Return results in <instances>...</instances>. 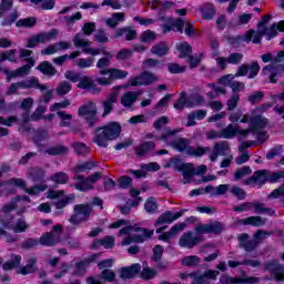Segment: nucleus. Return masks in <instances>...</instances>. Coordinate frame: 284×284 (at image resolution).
I'll list each match as a JSON object with an SVG mask.
<instances>
[{
	"label": "nucleus",
	"mask_w": 284,
	"mask_h": 284,
	"mask_svg": "<svg viewBox=\"0 0 284 284\" xmlns=\"http://www.w3.org/2000/svg\"><path fill=\"white\" fill-rule=\"evenodd\" d=\"M271 108L272 105L267 103L255 108L252 112L248 130L234 126V124H229L220 132L222 139H234V136L247 139V134L252 132L260 143H265V141H267V134L263 128L267 125V119L263 118L261 114H263V112H267Z\"/></svg>",
	"instance_id": "f257e3e1"
},
{
	"label": "nucleus",
	"mask_w": 284,
	"mask_h": 284,
	"mask_svg": "<svg viewBox=\"0 0 284 284\" xmlns=\"http://www.w3.org/2000/svg\"><path fill=\"white\" fill-rule=\"evenodd\" d=\"M122 227L118 236H125L121 245H132V243H144L148 239H151L154 235V231L146 229H136L130 225L129 221L118 220L109 225V230H119Z\"/></svg>",
	"instance_id": "f03ea898"
},
{
	"label": "nucleus",
	"mask_w": 284,
	"mask_h": 284,
	"mask_svg": "<svg viewBox=\"0 0 284 284\" xmlns=\"http://www.w3.org/2000/svg\"><path fill=\"white\" fill-rule=\"evenodd\" d=\"M112 59V54L110 52L105 53L104 58H101L97 62V68L99 71V74L101 77L95 78V83L99 85H112L113 81H119L126 79L128 71H123L118 68H110V60ZM109 68V69H105ZM108 75V77H105Z\"/></svg>",
	"instance_id": "7ed1b4c3"
},
{
	"label": "nucleus",
	"mask_w": 284,
	"mask_h": 284,
	"mask_svg": "<svg viewBox=\"0 0 284 284\" xmlns=\"http://www.w3.org/2000/svg\"><path fill=\"white\" fill-rule=\"evenodd\" d=\"M173 150H178L179 152H185L189 156H203V154H207L210 152V148L199 146L196 149L190 146V141L183 138H178L173 142H168Z\"/></svg>",
	"instance_id": "20e7f679"
},
{
	"label": "nucleus",
	"mask_w": 284,
	"mask_h": 284,
	"mask_svg": "<svg viewBox=\"0 0 284 284\" xmlns=\"http://www.w3.org/2000/svg\"><path fill=\"white\" fill-rule=\"evenodd\" d=\"M3 185H7V187H22V190H24L27 194H30V196H39L41 192H45L48 190V185L45 184L26 189V181L19 178H13L9 181L0 182V187H3Z\"/></svg>",
	"instance_id": "39448f33"
},
{
	"label": "nucleus",
	"mask_w": 284,
	"mask_h": 284,
	"mask_svg": "<svg viewBox=\"0 0 284 284\" xmlns=\"http://www.w3.org/2000/svg\"><path fill=\"white\" fill-rule=\"evenodd\" d=\"M270 236V233L258 231L255 233L253 241L247 242L248 235L242 234L239 236L240 244L246 250V252H252L261 243L263 240L267 239Z\"/></svg>",
	"instance_id": "423d86ee"
},
{
	"label": "nucleus",
	"mask_w": 284,
	"mask_h": 284,
	"mask_svg": "<svg viewBox=\"0 0 284 284\" xmlns=\"http://www.w3.org/2000/svg\"><path fill=\"white\" fill-rule=\"evenodd\" d=\"M97 103L91 101L79 108L78 116L84 119L89 125H94V121H97Z\"/></svg>",
	"instance_id": "0eeeda50"
},
{
	"label": "nucleus",
	"mask_w": 284,
	"mask_h": 284,
	"mask_svg": "<svg viewBox=\"0 0 284 284\" xmlns=\"http://www.w3.org/2000/svg\"><path fill=\"white\" fill-rule=\"evenodd\" d=\"M63 232V226L58 224L53 226L52 232L45 233L40 237V244L47 245L48 247H52V245H57L61 243V233Z\"/></svg>",
	"instance_id": "6e6552de"
},
{
	"label": "nucleus",
	"mask_w": 284,
	"mask_h": 284,
	"mask_svg": "<svg viewBox=\"0 0 284 284\" xmlns=\"http://www.w3.org/2000/svg\"><path fill=\"white\" fill-rule=\"evenodd\" d=\"M90 214H92V206L89 204H78L74 206V214L71 216L70 222L73 225H79V223L88 221Z\"/></svg>",
	"instance_id": "1a4fd4ad"
},
{
	"label": "nucleus",
	"mask_w": 284,
	"mask_h": 284,
	"mask_svg": "<svg viewBox=\"0 0 284 284\" xmlns=\"http://www.w3.org/2000/svg\"><path fill=\"white\" fill-rule=\"evenodd\" d=\"M0 223L2 226H4L7 230H12L16 234H22V232H26L30 225H28V222H26L24 219H18L12 224V219L0 216Z\"/></svg>",
	"instance_id": "9d476101"
},
{
	"label": "nucleus",
	"mask_w": 284,
	"mask_h": 284,
	"mask_svg": "<svg viewBox=\"0 0 284 284\" xmlns=\"http://www.w3.org/2000/svg\"><path fill=\"white\" fill-rule=\"evenodd\" d=\"M74 179L78 181L74 185L75 190H79V192H88V190H92V185H94L97 181H101V173H94L88 179L77 175Z\"/></svg>",
	"instance_id": "9b49d317"
},
{
	"label": "nucleus",
	"mask_w": 284,
	"mask_h": 284,
	"mask_svg": "<svg viewBox=\"0 0 284 284\" xmlns=\"http://www.w3.org/2000/svg\"><path fill=\"white\" fill-rule=\"evenodd\" d=\"M203 241V236L195 235L191 231H187L183 233L179 240L180 247H183L184 250H192L193 247H196L199 243Z\"/></svg>",
	"instance_id": "f8f14e48"
},
{
	"label": "nucleus",
	"mask_w": 284,
	"mask_h": 284,
	"mask_svg": "<svg viewBox=\"0 0 284 284\" xmlns=\"http://www.w3.org/2000/svg\"><path fill=\"white\" fill-rule=\"evenodd\" d=\"M195 236H203V234H219L223 232V224L214 222L211 224H199L194 227Z\"/></svg>",
	"instance_id": "ddd939ff"
},
{
	"label": "nucleus",
	"mask_w": 284,
	"mask_h": 284,
	"mask_svg": "<svg viewBox=\"0 0 284 284\" xmlns=\"http://www.w3.org/2000/svg\"><path fill=\"white\" fill-rule=\"evenodd\" d=\"M78 88L79 90L91 92L92 94H99V92H101V88L94 83V80L90 75H80Z\"/></svg>",
	"instance_id": "4468645a"
},
{
	"label": "nucleus",
	"mask_w": 284,
	"mask_h": 284,
	"mask_svg": "<svg viewBox=\"0 0 284 284\" xmlns=\"http://www.w3.org/2000/svg\"><path fill=\"white\" fill-rule=\"evenodd\" d=\"M261 283V277L256 276H246V277H230L222 276L220 280V284H258Z\"/></svg>",
	"instance_id": "2eb2a0df"
},
{
	"label": "nucleus",
	"mask_w": 284,
	"mask_h": 284,
	"mask_svg": "<svg viewBox=\"0 0 284 284\" xmlns=\"http://www.w3.org/2000/svg\"><path fill=\"white\" fill-rule=\"evenodd\" d=\"M219 271H205L204 273H195L191 284H211L219 277Z\"/></svg>",
	"instance_id": "dca6fc26"
},
{
	"label": "nucleus",
	"mask_w": 284,
	"mask_h": 284,
	"mask_svg": "<svg viewBox=\"0 0 284 284\" xmlns=\"http://www.w3.org/2000/svg\"><path fill=\"white\" fill-rule=\"evenodd\" d=\"M155 81H159V78L153 73L145 71L139 77L131 78L129 83L130 85H150L151 83H155Z\"/></svg>",
	"instance_id": "f3484780"
},
{
	"label": "nucleus",
	"mask_w": 284,
	"mask_h": 284,
	"mask_svg": "<svg viewBox=\"0 0 284 284\" xmlns=\"http://www.w3.org/2000/svg\"><path fill=\"white\" fill-rule=\"evenodd\" d=\"M161 170V165H159V163L156 162H151L148 164H143L141 166V170H131L129 171L130 174H133V176H135V179H145V176H148V172H159Z\"/></svg>",
	"instance_id": "a211bd4d"
},
{
	"label": "nucleus",
	"mask_w": 284,
	"mask_h": 284,
	"mask_svg": "<svg viewBox=\"0 0 284 284\" xmlns=\"http://www.w3.org/2000/svg\"><path fill=\"white\" fill-rule=\"evenodd\" d=\"M234 79H236L234 74H227L220 79V83L226 88H231L234 92H243L245 90V83L234 81Z\"/></svg>",
	"instance_id": "6ab92c4d"
},
{
	"label": "nucleus",
	"mask_w": 284,
	"mask_h": 284,
	"mask_svg": "<svg viewBox=\"0 0 284 284\" xmlns=\"http://www.w3.org/2000/svg\"><path fill=\"white\" fill-rule=\"evenodd\" d=\"M230 154V144L225 141H221L214 144L213 151L210 154V161H216L219 156H227Z\"/></svg>",
	"instance_id": "aec40b11"
},
{
	"label": "nucleus",
	"mask_w": 284,
	"mask_h": 284,
	"mask_svg": "<svg viewBox=\"0 0 284 284\" xmlns=\"http://www.w3.org/2000/svg\"><path fill=\"white\" fill-rule=\"evenodd\" d=\"M265 270L271 272L276 281H284V266L278 263L276 260H272L264 264Z\"/></svg>",
	"instance_id": "412c9836"
},
{
	"label": "nucleus",
	"mask_w": 284,
	"mask_h": 284,
	"mask_svg": "<svg viewBox=\"0 0 284 284\" xmlns=\"http://www.w3.org/2000/svg\"><path fill=\"white\" fill-rule=\"evenodd\" d=\"M260 32L262 37H265L267 41H270L271 39H274V37H276L277 32H284V21H280L277 24L274 23L268 28L260 27Z\"/></svg>",
	"instance_id": "4be33fe9"
},
{
	"label": "nucleus",
	"mask_w": 284,
	"mask_h": 284,
	"mask_svg": "<svg viewBox=\"0 0 284 284\" xmlns=\"http://www.w3.org/2000/svg\"><path fill=\"white\" fill-rule=\"evenodd\" d=\"M109 141H116L121 136V124L119 122H110L102 128Z\"/></svg>",
	"instance_id": "5701e85b"
},
{
	"label": "nucleus",
	"mask_w": 284,
	"mask_h": 284,
	"mask_svg": "<svg viewBox=\"0 0 284 284\" xmlns=\"http://www.w3.org/2000/svg\"><path fill=\"white\" fill-rule=\"evenodd\" d=\"M183 216V212L172 213V211H166L160 215V217L155 222V227L160 225H165L170 223H174L178 219Z\"/></svg>",
	"instance_id": "b1692460"
},
{
	"label": "nucleus",
	"mask_w": 284,
	"mask_h": 284,
	"mask_svg": "<svg viewBox=\"0 0 284 284\" xmlns=\"http://www.w3.org/2000/svg\"><path fill=\"white\" fill-rule=\"evenodd\" d=\"M268 178H267V171L263 170V171H256L253 176L248 178L247 180H245V185H265V183H267Z\"/></svg>",
	"instance_id": "393cba45"
},
{
	"label": "nucleus",
	"mask_w": 284,
	"mask_h": 284,
	"mask_svg": "<svg viewBox=\"0 0 284 284\" xmlns=\"http://www.w3.org/2000/svg\"><path fill=\"white\" fill-rule=\"evenodd\" d=\"M185 227H187V224H185V222H182L180 224H175L173 225L169 232H165L161 235H159V241H170V239H174V236H179V234H181V232H183V230H185Z\"/></svg>",
	"instance_id": "a878e982"
},
{
	"label": "nucleus",
	"mask_w": 284,
	"mask_h": 284,
	"mask_svg": "<svg viewBox=\"0 0 284 284\" xmlns=\"http://www.w3.org/2000/svg\"><path fill=\"white\" fill-rule=\"evenodd\" d=\"M185 169L187 170V172L184 183H190L191 176H201V174H205L207 172V166L205 164L194 168V164L187 163Z\"/></svg>",
	"instance_id": "bb28decb"
},
{
	"label": "nucleus",
	"mask_w": 284,
	"mask_h": 284,
	"mask_svg": "<svg viewBox=\"0 0 284 284\" xmlns=\"http://www.w3.org/2000/svg\"><path fill=\"white\" fill-rule=\"evenodd\" d=\"M32 67L33 65H31V64H26L14 71H9L8 69H2V72H4V74L7 75V79H9V80L17 79L19 77H28V74H30V69Z\"/></svg>",
	"instance_id": "cd10ccee"
},
{
	"label": "nucleus",
	"mask_w": 284,
	"mask_h": 284,
	"mask_svg": "<svg viewBox=\"0 0 284 284\" xmlns=\"http://www.w3.org/2000/svg\"><path fill=\"white\" fill-rule=\"evenodd\" d=\"M186 164H183V162L181 161V159L179 158H172L171 160H169V162L164 165V168H173V170H176L178 172H182L184 181L185 179H187V170L185 166Z\"/></svg>",
	"instance_id": "c85d7f7f"
},
{
	"label": "nucleus",
	"mask_w": 284,
	"mask_h": 284,
	"mask_svg": "<svg viewBox=\"0 0 284 284\" xmlns=\"http://www.w3.org/2000/svg\"><path fill=\"white\" fill-rule=\"evenodd\" d=\"M116 101H119V93L113 92L109 94L106 100L102 102L103 110H104V112L102 113V116H108V114L112 112V108H114V103H116Z\"/></svg>",
	"instance_id": "c756f323"
},
{
	"label": "nucleus",
	"mask_w": 284,
	"mask_h": 284,
	"mask_svg": "<svg viewBox=\"0 0 284 284\" xmlns=\"http://www.w3.org/2000/svg\"><path fill=\"white\" fill-rule=\"evenodd\" d=\"M20 83L22 84L23 90H30L32 88H36L37 90H40L41 92H43L44 90H48L47 84L39 83V79H37V78H30L28 80L21 81Z\"/></svg>",
	"instance_id": "7c9ffc66"
},
{
	"label": "nucleus",
	"mask_w": 284,
	"mask_h": 284,
	"mask_svg": "<svg viewBox=\"0 0 284 284\" xmlns=\"http://www.w3.org/2000/svg\"><path fill=\"white\" fill-rule=\"evenodd\" d=\"M141 272V264H133L129 267H123L120 270V276L121 278H134L136 274Z\"/></svg>",
	"instance_id": "2f4dec72"
},
{
	"label": "nucleus",
	"mask_w": 284,
	"mask_h": 284,
	"mask_svg": "<svg viewBox=\"0 0 284 284\" xmlns=\"http://www.w3.org/2000/svg\"><path fill=\"white\" fill-rule=\"evenodd\" d=\"M236 225H255L256 227L265 225V220L261 216H250L246 219L237 220Z\"/></svg>",
	"instance_id": "473e14b6"
},
{
	"label": "nucleus",
	"mask_w": 284,
	"mask_h": 284,
	"mask_svg": "<svg viewBox=\"0 0 284 284\" xmlns=\"http://www.w3.org/2000/svg\"><path fill=\"white\" fill-rule=\"evenodd\" d=\"M139 99V94L134 91H129L124 93L121 99L120 103L123 105V108H132V104Z\"/></svg>",
	"instance_id": "72a5a7b5"
},
{
	"label": "nucleus",
	"mask_w": 284,
	"mask_h": 284,
	"mask_svg": "<svg viewBox=\"0 0 284 284\" xmlns=\"http://www.w3.org/2000/svg\"><path fill=\"white\" fill-rule=\"evenodd\" d=\"M108 141L111 140L108 139L105 131H103V129H98L93 139V143H97L99 148H108Z\"/></svg>",
	"instance_id": "f704fd0d"
},
{
	"label": "nucleus",
	"mask_w": 284,
	"mask_h": 284,
	"mask_svg": "<svg viewBox=\"0 0 284 284\" xmlns=\"http://www.w3.org/2000/svg\"><path fill=\"white\" fill-rule=\"evenodd\" d=\"M34 272H37V260L34 257L29 258L27 265L18 270V274H22V276L34 274Z\"/></svg>",
	"instance_id": "c9c22d12"
},
{
	"label": "nucleus",
	"mask_w": 284,
	"mask_h": 284,
	"mask_svg": "<svg viewBox=\"0 0 284 284\" xmlns=\"http://www.w3.org/2000/svg\"><path fill=\"white\" fill-rule=\"evenodd\" d=\"M263 34L261 33V28H258L257 31L250 30L246 34L243 36L242 40H244L246 43H261Z\"/></svg>",
	"instance_id": "e433bc0d"
},
{
	"label": "nucleus",
	"mask_w": 284,
	"mask_h": 284,
	"mask_svg": "<svg viewBox=\"0 0 284 284\" xmlns=\"http://www.w3.org/2000/svg\"><path fill=\"white\" fill-rule=\"evenodd\" d=\"M57 37H59V31L57 29L41 32L38 34V39H39L40 43H48V42L52 41L53 39H57Z\"/></svg>",
	"instance_id": "4c0bfd02"
},
{
	"label": "nucleus",
	"mask_w": 284,
	"mask_h": 284,
	"mask_svg": "<svg viewBox=\"0 0 284 284\" xmlns=\"http://www.w3.org/2000/svg\"><path fill=\"white\" fill-rule=\"evenodd\" d=\"M37 70L41 71L42 74H47V77H54L57 74V69L48 61L40 63Z\"/></svg>",
	"instance_id": "58836bf2"
},
{
	"label": "nucleus",
	"mask_w": 284,
	"mask_h": 284,
	"mask_svg": "<svg viewBox=\"0 0 284 284\" xmlns=\"http://www.w3.org/2000/svg\"><path fill=\"white\" fill-rule=\"evenodd\" d=\"M58 119H60V125L61 128H70L72 125V119L74 116L70 113H67L65 111H58Z\"/></svg>",
	"instance_id": "ea45409f"
},
{
	"label": "nucleus",
	"mask_w": 284,
	"mask_h": 284,
	"mask_svg": "<svg viewBox=\"0 0 284 284\" xmlns=\"http://www.w3.org/2000/svg\"><path fill=\"white\" fill-rule=\"evenodd\" d=\"M183 26H185L183 23V19L179 18L178 20H175L171 27L168 24L163 26V32L164 34H168V32H172V30H174L175 32H181L183 33Z\"/></svg>",
	"instance_id": "a19ab883"
},
{
	"label": "nucleus",
	"mask_w": 284,
	"mask_h": 284,
	"mask_svg": "<svg viewBox=\"0 0 284 284\" xmlns=\"http://www.w3.org/2000/svg\"><path fill=\"white\" fill-rule=\"evenodd\" d=\"M178 51L180 52V59H187L192 57V47L187 42H180L176 45Z\"/></svg>",
	"instance_id": "79ce46f5"
},
{
	"label": "nucleus",
	"mask_w": 284,
	"mask_h": 284,
	"mask_svg": "<svg viewBox=\"0 0 284 284\" xmlns=\"http://www.w3.org/2000/svg\"><path fill=\"white\" fill-rule=\"evenodd\" d=\"M264 77H268L271 83H276V77L278 74V68L274 65H266L262 70Z\"/></svg>",
	"instance_id": "37998d69"
},
{
	"label": "nucleus",
	"mask_w": 284,
	"mask_h": 284,
	"mask_svg": "<svg viewBox=\"0 0 284 284\" xmlns=\"http://www.w3.org/2000/svg\"><path fill=\"white\" fill-rule=\"evenodd\" d=\"M93 245L95 247H99L102 245V247H105V250H111V247H114V236L109 235L102 240H95Z\"/></svg>",
	"instance_id": "c03bdc74"
},
{
	"label": "nucleus",
	"mask_w": 284,
	"mask_h": 284,
	"mask_svg": "<svg viewBox=\"0 0 284 284\" xmlns=\"http://www.w3.org/2000/svg\"><path fill=\"white\" fill-rule=\"evenodd\" d=\"M121 21H125V14L123 12L113 13L111 18L106 19V26L116 28V24Z\"/></svg>",
	"instance_id": "a18cd8bd"
},
{
	"label": "nucleus",
	"mask_w": 284,
	"mask_h": 284,
	"mask_svg": "<svg viewBox=\"0 0 284 284\" xmlns=\"http://www.w3.org/2000/svg\"><path fill=\"white\" fill-rule=\"evenodd\" d=\"M10 61L11 63H17V50L11 49L9 51H3L0 53V62Z\"/></svg>",
	"instance_id": "49530a36"
},
{
	"label": "nucleus",
	"mask_w": 284,
	"mask_h": 284,
	"mask_svg": "<svg viewBox=\"0 0 284 284\" xmlns=\"http://www.w3.org/2000/svg\"><path fill=\"white\" fill-rule=\"evenodd\" d=\"M229 121H231V123H247L250 118L247 115H243L241 111H235L230 114Z\"/></svg>",
	"instance_id": "de8ad7c7"
},
{
	"label": "nucleus",
	"mask_w": 284,
	"mask_h": 284,
	"mask_svg": "<svg viewBox=\"0 0 284 284\" xmlns=\"http://www.w3.org/2000/svg\"><path fill=\"white\" fill-rule=\"evenodd\" d=\"M77 68H80V70H85L88 68H92L94 65V58H80L75 61Z\"/></svg>",
	"instance_id": "09e8293b"
},
{
	"label": "nucleus",
	"mask_w": 284,
	"mask_h": 284,
	"mask_svg": "<svg viewBox=\"0 0 284 284\" xmlns=\"http://www.w3.org/2000/svg\"><path fill=\"white\" fill-rule=\"evenodd\" d=\"M168 50V44L165 42H161L151 48L152 54H155L156 57H165Z\"/></svg>",
	"instance_id": "8fccbe9b"
},
{
	"label": "nucleus",
	"mask_w": 284,
	"mask_h": 284,
	"mask_svg": "<svg viewBox=\"0 0 284 284\" xmlns=\"http://www.w3.org/2000/svg\"><path fill=\"white\" fill-rule=\"evenodd\" d=\"M19 265H21V256L12 255L11 261L6 262L2 265V267H3L4 271H8V270H14V267H19Z\"/></svg>",
	"instance_id": "3c124183"
},
{
	"label": "nucleus",
	"mask_w": 284,
	"mask_h": 284,
	"mask_svg": "<svg viewBox=\"0 0 284 284\" xmlns=\"http://www.w3.org/2000/svg\"><path fill=\"white\" fill-rule=\"evenodd\" d=\"M73 44L75 45V48H82L83 50H85L90 45V42L88 41V39H85V37H83V34L78 33L73 38Z\"/></svg>",
	"instance_id": "603ef678"
},
{
	"label": "nucleus",
	"mask_w": 284,
	"mask_h": 284,
	"mask_svg": "<svg viewBox=\"0 0 284 284\" xmlns=\"http://www.w3.org/2000/svg\"><path fill=\"white\" fill-rule=\"evenodd\" d=\"M154 142H144L136 149V154L138 156H145V154H148V152H150L151 150H154Z\"/></svg>",
	"instance_id": "864d4df0"
},
{
	"label": "nucleus",
	"mask_w": 284,
	"mask_h": 284,
	"mask_svg": "<svg viewBox=\"0 0 284 284\" xmlns=\"http://www.w3.org/2000/svg\"><path fill=\"white\" fill-rule=\"evenodd\" d=\"M187 94L185 92L181 93L180 99L173 104L174 110H183V108H190Z\"/></svg>",
	"instance_id": "5fc2aeb1"
},
{
	"label": "nucleus",
	"mask_w": 284,
	"mask_h": 284,
	"mask_svg": "<svg viewBox=\"0 0 284 284\" xmlns=\"http://www.w3.org/2000/svg\"><path fill=\"white\" fill-rule=\"evenodd\" d=\"M203 19L210 20L214 19V16L216 14V9L214 8V4H209L207 7H203L201 9Z\"/></svg>",
	"instance_id": "6e6d98bb"
},
{
	"label": "nucleus",
	"mask_w": 284,
	"mask_h": 284,
	"mask_svg": "<svg viewBox=\"0 0 284 284\" xmlns=\"http://www.w3.org/2000/svg\"><path fill=\"white\" fill-rule=\"evenodd\" d=\"M201 263V258L196 255H189L182 258V265L186 267H194V265H199Z\"/></svg>",
	"instance_id": "4d7b16f0"
},
{
	"label": "nucleus",
	"mask_w": 284,
	"mask_h": 284,
	"mask_svg": "<svg viewBox=\"0 0 284 284\" xmlns=\"http://www.w3.org/2000/svg\"><path fill=\"white\" fill-rule=\"evenodd\" d=\"M252 174V169L250 166H243L237 169L234 174L235 181H241V179H245V176H250Z\"/></svg>",
	"instance_id": "13d9d810"
},
{
	"label": "nucleus",
	"mask_w": 284,
	"mask_h": 284,
	"mask_svg": "<svg viewBox=\"0 0 284 284\" xmlns=\"http://www.w3.org/2000/svg\"><path fill=\"white\" fill-rule=\"evenodd\" d=\"M158 207H159V204L156 203V199H154V197H150L149 200H146V202L144 204V210L149 214H154V212H156Z\"/></svg>",
	"instance_id": "bf43d9fd"
},
{
	"label": "nucleus",
	"mask_w": 284,
	"mask_h": 284,
	"mask_svg": "<svg viewBox=\"0 0 284 284\" xmlns=\"http://www.w3.org/2000/svg\"><path fill=\"white\" fill-rule=\"evenodd\" d=\"M45 174L43 173V170L41 169H29L28 170V176L32 181H41Z\"/></svg>",
	"instance_id": "052dcab7"
},
{
	"label": "nucleus",
	"mask_w": 284,
	"mask_h": 284,
	"mask_svg": "<svg viewBox=\"0 0 284 284\" xmlns=\"http://www.w3.org/2000/svg\"><path fill=\"white\" fill-rule=\"evenodd\" d=\"M230 193L237 199V201H244L246 194L245 191L236 185H231Z\"/></svg>",
	"instance_id": "680f3d73"
},
{
	"label": "nucleus",
	"mask_w": 284,
	"mask_h": 284,
	"mask_svg": "<svg viewBox=\"0 0 284 284\" xmlns=\"http://www.w3.org/2000/svg\"><path fill=\"white\" fill-rule=\"evenodd\" d=\"M48 110V106L45 105H39L34 112L31 115V121H41L43 119V114H45V111Z\"/></svg>",
	"instance_id": "e2e57ef3"
},
{
	"label": "nucleus",
	"mask_w": 284,
	"mask_h": 284,
	"mask_svg": "<svg viewBox=\"0 0 284 284\" xmlns=\"http://www.w3.org/2000/svg\"><path fill=\"white\" fill-rule=\"evenodd\" d=\"M18 28H33L37 26V18H24L17 22Z\"/></svg>",
	"instance_id": "0e129e2a"
},
{
	"label": "nucleus",
	"mask_w": 284,
	"mask_h": 284,
	"mask_svg": "<svg viewBox=\"0 0 284 284\" xmlns=\"http://www.w3.org/2000/svg\"><path fill=\"white\" fill-rule=\"evenodd\" d=\"M70 203H74V194H70L67 197L55 202V207L57 210H63V207H65V205H70Z\"/></svg>",
	"instance_id": "69168bd1"
},
{
	"label": "nucleus",
	"mask_w": 284,
	"mask_h": 284,
	"mask_svg": "<svg viewBox=\"0 0 284 284\" xmlns=\"http://www.w3.org/2000/svg\"><path fill=\"white\" fill-rule=\"evenodd\" d=\"M73 150L75 154H82L83 156L85 154H90V148H88V145L80 142L73 143Z\"/></svg>",
	"instance_id": "338daca9"
},
{
	"label": "nucleus",
	"mask_w": 284,
	"mask_h": 284,
	"mask_svg": "<svg viewBox=\"0 0 284 284\" xmlns=\"http://www.w3.org/2000/svg\"><path fill=\"white\" fill-rule=\"evenodd\" d=\"M205 103V100L201 95H193L189 98V104L187 108H199V105H203Z\"/></svg>",
	"instance_id": "774afa93"
}]
</instances>
